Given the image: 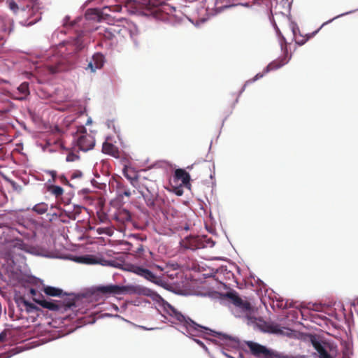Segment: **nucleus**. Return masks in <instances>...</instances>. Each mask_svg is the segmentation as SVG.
Masks as SVG:
<instances>
[{
	"label": "nucleus",
	"mask_w": 358,
	"mask_h": 358,
	"mask_svg": "<svg viewBox=\"0 0 358 358\" xmlns=\"http://www.w3.org/2000/svg\"><path fill=\"white\" fill-rule=\"evenodd\" d=\"M37 298H39V299H45L44 296L41 294H40V293H38Z\"/></svg>",
	"instance_id": "nucleus-42"
},
{
	"label": "nucleus",
	"mask_w": 358,
	"mask_h": 358,
	"mask_svg": "<svg viewBox=\"0 0 358 358\" xmlns=\"http://www.w3.org/2000/svg\"><path fill=\"white\" fill-rule=\"evenodd\" d=\"M166 4L162 1L149 0L147 5V9L150 10L151 13L157 15L159 12L163 10Z\"/></svg>",
	"instance_id": "nucleus-19"
},
{
	"label": "nucleus",
	"mask_w": 358,
	"mask_h": 358,
	"mask_svg": "<svg viewBox=\"0 0 358 358\" xmlns=\"http://www.w3.org/2000/svg\"><path fill=\"white\" fill-rule=\"evenodd\" d=\"M7 337V330H3L1 333H0V343H3L6 341Z\"/></svg>",
	"instance_id": "nucleus-35"
},
{
	"label": "nucleus",
	"mask_w": 358,
	"mask_h": 358,
	"mask_svg": "<svg viewBox=\"0 0 358 358\" xmlns=\"http://www.w3.org/2000/svg\"><path fill=\"white\" fill-rule=\"evenodd\" d=\"M21 11H22V13H24L25 10H24V8H22V9H21Z\"/></svg>",
	"instance_id": "nucleus-45"
},
{
	"label": "nucleus",
	"mask_w": 358,
	"mask_h": 358,
	"mask_svg": "<svg viewBox=\"0 0 358 358\" xmlns=\"http://www.w3.org/2000/svg\"><path fill=\"white\" fill-rule=\"evenodd\" d=\"M98 217L101 222H106L107 220V215L103 213H98Z\"/></svg>",
	"instance_id": "nucleus-36"
},
{
	"label": "nucleus",
	"mask_w": 358,
	"mask_h": 358,
	"mask_svg": "<svg viewBox=\"0 0 358 358\" xmlns=\"http://www.w3.org/2000/svg\"><path fill=\"white\" fill-rule=\"evenodd\" d=\"M123 174L124 177L129 180L131 185L136 188H141V182L138 181V173L134 171V169L129 166H124L123 169Z\"/></svg>",
	"instance_id": "nucleus-15"
},
{
	"label": "nucleus",
	"mask_w": 358,
	"mask_h": 358,
	"mask_svg": "<svg viewBox=\"0 0 358 358\" xmlns=\"http://www.w3.org/2000/svg\"><path fill=\"white\" fill-rule=\"evenodd\" d=\"M48 209V206L45 203H37L32 208L33 211L36 212L39 215L44 214L45 212H47Z\"/></svg>",
	"instance_id": "nucleus-29"
},
{
	"label": "nucleus",
	"mask_w": 358,
	"mask_h": 358,
	"mask_svg": "<svg viewBox=\"0 0 358 358\" xmlns=\"http://www.w3.org/2000/svg\"><path fill=\"white\" fill-rule=\"evenodd\" d=\"M83 176V173L81 171H76L75 173H73L71 176V178L73 179V178H81Z\"/></svg>",
	"instance_id": "nucleus-38"
},
{
	"label": "nucleus",
	"mask_w": 358,
	"mask_h": 358,
	"mask_svg": "<svg viewBox=\"0 0 358 358\" xmlns=\"http://www.w3.org/2000/svg\"><path fill=\"white\" fill-rule=\"evenodd\" d=\"M274 358H294V357L292 356H285V355H282L275 353V356H274Z\"/></svg>",
	"instance_id": "nucleus-40"
},
{
	"label": "nucleus",
	"mask_w": 358,
	"mask_h": 358,
	"mask_svg": "<svg viewBox=\"0 0 358 358\" xmlns=\"http://www.w3.org/2000/svg\"><path fill=\"white\" fill-rule=\"evenodd\" d=\"M28 12L30 13V18L34 17L32 20H30L27 22V25H32L38 22L41 17V13L38 12V7H35V6L32 5L31 7L27 6Z\"/></svg>",
	"instance_id": "nucleus-22"
},
{
	"label": "nucleus",
	"mask_w": 358,
	"mask_h": 358,
	"mask_svg": "<svg viewBox=\"0 0 358 358\" xmlns=\"http://www.w3.org/2000/svg\"><path fill=\"white\" fill-rule=\"evenodd\" d=\"M232 303L238 308L248 320L255 313V308L248 301L243 300L235 292H229L225 294Z\"/></svg>",
	"instance_id": "nucleus-7"
},
{
	"label": "nucleus",
	"mask_w": 358,
	"mask_h": 358,
	"mask_svg": "<svg viewBox=\"0 0 358 358\" xmlns=\"http://www.w3.org/2000/svg\"><path fill=\"white\" fill-rule=\"evenodd\" d=\"M127 291L124 286L117 285H99L94 287V294L105 297L124 294Z\"/></svg>",
	"instance_id": "nucleus-9"
},
{
	"label": "nucleus",
	"mask_w": 358,
	"mask_h": 358,
	"mask_svg": "<svg viewBox=\"0 0 358 358\" xmlns=\"http://www.w3.org/2000/svg\"><path fill=\"white\" fill-rule=\"evenodd\" d=\"M143 180L144 182H141V188L137 189L142 195L146 206L155 211L162 210L164 199L159 196L156 184L145 178Z\"/></svg>",
	"instance_id": "nucleus-3"
},
{
	"label": "nucleus",
	"mask_w": 358,
	"mask_h": 358,
	"mask_svg": "<svg viewBox=\"0 0 358 358\" xmlns=\"http://www.w3.org/2000/svg\"><path fill=\"white\" fill-rule=\"evenodd\" d=\"M196 342H197L198 343H199V344H201V343H202L201 342H200V341H198V340H196Z\"/></svg>",
	"instance_id": "nucleus-44"
},
{
	"label": "nucleus",
	"mask_w": 358,
	"mask_h": 358,
	"mask_svg": "<svg viewBox=\"0 0 358 358\" xmlns=\"http://www.w3.org/2000/svg\"><path fill=\"white\" fill-rule=\"evenodd\" d=\"M327 22L324 23L318 29L315 31L310 34H307L306 37H302L301 38H299L297 36H295L296 43L300 45H303L309 38L314 36L321 29L322 27L326 24Z\"/></svg>",
	"instance_id": "nucleus-27"
},
{
	"label": "nucleus",
	"mask_w": 358,
	"mask_h": 358,
	"mask_svg": "<svg viewBox=\"0 0 358 358\" xmlns=\"http://www.w3.org/2000/svg\"><path fill=\"white\" fill-rule=\"evenodd\" d=\"M122 6L113 5L110 6H104L101 9H94V13L97 16L99 20H107L110 16L109 12H120Z\"/></svg>",
	"instance_id": "nucleus-14"
},
{
	"label": "nucleus",
	"mask_w": 358,
	"mask_h": 358,
	"mask_svg": "<svg viewBox=\"0 0 358 358\" xmlns=\"http://www.w3.org/2000/svg\"><path fill=\"white\" fill-rule=\"evenodd\" d=\"M105 63V57L100 52L94 54L92 59L89 62L87 70L90 69L91 72H95L97 69H101Z\"/></svg>",
	"instance_id": "nucleus-13"
},
{
	"label": "nucleus",
	"mask_w": 358,
	"mask_h": 358,
	"mask_svg": "<svg viewBox=\"0 0 358 358\" xmlns=\"http://www.w3.org/2000/svg\"><path fill=\"white\" fill-rule=\"evenodd\" d=\"M352 12H353V11H349V12H347V13H345L341 14V15H339L336 16V17H334V19H336V18H337V17H341V16L345 15H348V14L352 13Z\"/></svg>",
	"instance_id": "nucleus-41"
},
{
	"label": "nucleus",
	"mask_w": 358,
	"mask_h": 358,
	"mask_svg": "<svg viewBox=\"0 0 358 358\" xmlns=\"http://www.w3.org/2000/svg\"><path fill=\"white\" fill-rule=\"evenodd\" d=\"M247 346L249 348L251 354L254 356H262L264 358H274V356H275V352L257 343L248 341L247 342Z\"/></svg>",
	"instance_id": "nucleus-11"
},
{
	"label": "nucleus",
	"mask_w": 358,
	"mask_h": 358,
	"mask_svg": "<svg viewBox=\"0 0 358 358\" xmlns=\"http://www.w3.org/2000/svg\"><path fill=\"white\" fill-rule=\"evenodd\" d=\"M117 22L118 23L110 24L108 27L104 28L99 34L109 41H113L117 37L122 39L129 36L134 43L138 45L139 31L136 25L124 18L117 20Z\"/></svg>",
	"instance_id": "nucleus-1"
},
{
	"label": "nucleus",
	"mask_w": 358,
	"mask_h": 358,
	"mask_svg": "<svg viewBox=\"0 0 358 358\" xmlns=\"http://www.w3.org/2000/svg\"><path fill=\"white\" fill-rule=\"evenodd\" d=\"M17 91L20 95L19 96H17L16 99L18 100L25 99L27 97V96L29 94V83L27 82L22 83L17 87Z\"/></svg>",
	"instance_id": "nucleus-23"
},
{
	"label": "nucleus",
	"mask_w": 358,
	"mask_h": 358,
	"mask_svg": "<svg viewBox=\"0 0 358 358\" xmlns=\"http://www.w3.org/2000/svg\"><path fill=\"white\" fill-rule=\"evenodd\" d=\"M79 159V156L78 155L74 154L73 152H69L66 158V162H73Z\"/></svg>",
	"instance_id": "nucleus-32"
},
{
	"label": "nucleus",
	"mask_w": 358,
	"mask_h": 358,
	"mask_svg": "<svg viewBox=\"0 0 358 358\" xmlns=\"http://www.w3.org/2000/svg\"><path fill=\"white\" fill-rule=\"evenodd\" d=\"M48 173L52 177L54 180H55V179H56V178H57V171H49Z\"/></svg>",
	"instance_id": "nucleus-39"
},
{
	"label": "nucleus",
	"mask_w": 358,
	"mask_h": 358,
	"mask_svg": "<svg viewBox=\"0 0 358 358\" xmlns=\"http://www.w3.org/2000/svg\"><path fill=\"white\" fill-rule=\"evenodd\" d=\"M8 5L14 13H17L20 10L17 4L13 0H8Z\"/></svg>",
	"instance_id": "nucleus-34"
},
{
	"label": "nucleus",
	"mask_w": 358,
	"mask_h": 358,
	"mask_svg": "<svg viewBox=\"0 0 358 358\" xmlns=\"http://www.w3.org/2000/svg\"><path fill=\"white\" fill-rule=\"evenodd\" d=\"M48 71L50 74H55L66 70V66L61 62L56 64H49L47 66Z\"/></svg>",
	"instance_id": "nucleus-26"
},
{
	"label": "nucleus",
	"mask_w": 358,
	"mask_h": 358,
	"mask_svg": "<svg viewBox=\"0 0 358 358\" xmlns=\"http://www.w3.org/2000/svg\"><path fill=\"white\" fill-rule=\"evenodd\" d=\"M311 341L314 348L319 354L320 358H332L320 341L315 339H312Z\"/></svg>",
	"instance_id": "nucleus-21"
},
{
	"label": "nucleus",
	"mask_w": 358,
	"mask_h": 358,
	"mask_svg": "<svg viewBox=\"0 0 358 358\" xmlns=\"http://www.w3.org/2000/svg\"><path fill=\"white\" fill-rule=\"evenodd\" d=\"M74 45L76 46V50L77 51H80V50H82L84 48V47H85V45H84V44H83V40H82V38H80V37H78V38L75 40V41H74Z\"/></svg>",
	"instance_id": "nucleus-31"
},
{
	"label": "nucleus",
	"mask_w": 358,
	"mask_h": 358,
	"mask_svg": "<svg viewBox=\"0 0 358 358\" xmlns=\"http://www.w3.org/2000/svg\"><path fill=\"white\" fill-rule=\"evenodd\" d=\"M77 146L80 150L88 151L92 149L95 145L94 137L92 134L87 132L85 127H80L76 134Z\"/></svg>",
	"instance_id": "nucleus-5"
},
{
	"label": "nucleus",
	"mask_w": 358,
	"mask_h": 358,
	"mask_svg": "<svg viewBox=\"0 0 358 358\" xmlns=\"http://www.w3.org/2000/svg\"><path fill=\"white\" fill-rule=\"evenodd\" d=\"M287 63V60L286 57H284L282 58H280V59L273 61L266 66V69L264 70V73H257L252 79L247 81L245 85H247L249 83H253V82L256 81L259 78H262L264 76V73H268L270 71L276 70V69L282 67Z\"/></svg>",
	"instance_id": "nucleus-12"
},
{
	"label": "nucleus",
	"mask_w": 358,
	"mask_h": 358,
	"mask_svg": "<svg viewBox=\"0 0 358 358\" xmlns=\"http://www.w3.org/2000/svg\"><path fill=\"white\" fill-rule=\"evenodd\" d=\"M43 291L50 296H62L63 294L62 289L51 286L44 287Z\"/></svg>",
	"instance_id": "nucleus-25"
},
{
	"label": "nucleus",
	"mask_w": 358,
	"mask_h": 358,
	"mask_svg": "<svg viewBox=\"0 0 358 358\" xmlns=\"http://www.w3.org/2000/svg\"><path fill=\"white\" fill-rule=\"evenodd\" d=\"M102 152L115 158H120V157L118 148L111 143L104 142L102 145Z\"/></svg>",
	"instance_id": "nucleus-18"
},
{
	"label": "nucleus",
	"mask_w": 358,
	"mask_h": 358,
	"mask_svg": "<svg viewBox=\"0 0 358 358\" xmlns=\"http://www.w3.org/2000/svg\"><path fill=\"white\" fill-rule=\"evenodd\" d=\"M192 166H187V169H192Z\"/></svg>",
	"instance_id": "nucleus-46"
},
{
	"label": "nucleus",
	"mask_w": 358,
	"mask_h": 358,
	"mask_svg": "<svg viewBox=\"0 0 358 358\" xmlns=\"http://www.w3.org/2000/svg\"><path fill=\"white\" fill-rule=\"evenodd\" d=\"M48 191L54 194L56 197L61 196L64 193V189L59 186L50 185L48 187Z\"/></svg>",
	"instance_id": "nucleus-30"
},
{
	"label": "nucleus",
	"mask_w": 358,
	"mask_h": 358,
	"mask_svg": "<svg viewBox=\"0 0 358 358\" xmlns=\"http://www.w3.org/2000/svg\"><path fill=\"white\" fill-rule=\"evenodd\" d=\"M174 177L176 180H180L184 185H189L190 176L185 169H176L174 173Z\"/></svg>",
	"instance_id": "nucleus-20"
},
{
	"label": "nucleus",
	"mask_w": 358,
	"mask_h": 358,
	"mask_svg": "<svg viewBox=\"0 0 358 358\" xmlns=\"http://www.w3.org/2000/svg\"><path fill=\"white\" fill-rule=\"evenodd\" d=\"M115 188L116 189L117 195L119 198L122 199L124 196L129 198L131 196V192L129 189L120 180L115 181Z\"/></svg>",
	"instance_id": "nucleus-17"
},
{
	"label": "nucleus",
	"mask_w": 358,
	"mask_h": 358,
	"mask_svg": "<svg viewBox=\"0 0 358 358\" xmlns=\"http://www.w3.org/2000/svg\"><path fill=\"white\" fill-rule=\"evenodd\" d=\"M31 295L32 296L34 301L39 304L43 308L48 309L50 310H59L62 308L64 310L70 309L71 307L75 306V301L73 299H69L68 301H48L46 299H41L37 298L38 291L34 288H31L29 290Z\"/></svg>",
	"instance_id": "nucleus-4"
},
{
	"label": "nucleus",
	"mask_w": 358,
	"mask_h": 358,
	"mask_svg": "<svg viewBox=\"0 0 358 358\" xmlns=\"http://www.w3.org/2000/svg\"><path fill=\"white\" fill-rule=\"evenodd\" d=\"M249 17L246 19L245 24L246 25H249Z\"/></svg>",
	"instance_id": "nucleus-43"
},
{
	"label": "nucleus",
	"mask_w": 358,
	"mask_h": 358,
	"mask_svg": "<svg viewBox=\"0 0 358 358\" xmlns=\"http://www.w3.org/2000/svg\"><path fill=\"white\" fill-rule=\"evenodd\" d=\"M76 262L86 264H94L98 262L95 258L90 255L77 257Z\"/></svg>",
	"instance_id": "nucleus-28"
},
{
	"label": "nucleus",
	"mask_w": 358,
	"mask_h": 358,
	"mask_svg": "<svg viewBox=\"0 0 358 358\" xmlns=\"http://www.w3.org/2000/svg\"><path fill=\"white\" fill-rule=\"evenodd\" d=\"M134 252L137 257L146 262L151 261L153 258V253L148 248L141 244L134 250Z\"/></svg>",
	"instance_id": "nucleus-16"
},
{
	"label": "nucleus",
	"mask_w": 358,
	"mask_h": 358,
	"mask_svg": "<svg viewBox=\"0 0 358 358\" xmlns=\"http://www.w3.org/2000/svg\"><path fill=\"white\" fill-rule=\"evenodd\" d=\"M124 269L143 277L150 282H155L157 280V276L151 271L142 266L134 264H125Z\"/></svg>",
	"instance_id": "nucleus-10"
},
{
	"label": "nucleus",
	"mask_w": 358,
	"mask_h": 358,
	"mask_svg": "<svg viewBox=\"0 0 358 358\" xmlns=\"http://www.w3.org/2000/svg\"><path fill=\"white\" fill-rule=\"evenodd\" d=\"M17 243H18L20 245H22L21 242H18Z\"/></svg>",
	"instance_id": "nucleus-47"
},
{
	"label": "nucleus",
	"mask_w": 358,
	"mask_h": 358,
	"mask_svg": "<svg viewBox=\"0 0 358 358\" xmlns=\"http://www.w3.org/2000/svg\"><path fill=\"white\" fill-rule=\"evenodd\" d=\"M59 181L64 185H69L68 179L64 176L61 175L59 176Z\"/></svg>",
	"instance_id": "nucleus-37"
},
{
	"label": "nucleus",
	"mask_w": 358,
	"mask_h": 358,
	"mask_svg": "<svg viewBox=\"0 0 358 358\" xmlns=\"http://www.w3.org/2000/svg\"><path fill=\"white\" fill-rule=\"evenodd\" d=\"M24 304L26 306L27 310L28 312H31L35 310H37V307L34 303H31L30 302H28V301L24 300Z\"/></svg>",
	"instance_id": "nucleus-33"
},
{
	"label": "nucleus",
	"mask_w": 358,
	"mask_h": 358,
	"mask_svg": "<svg viewBox=\"0 0 358 358\" xmlns=\"http://www.w3.org/2000/svg\"><path fill=\"white\" fill-rule=\"evenodd\" d=\"M357 304H358V299H357Z\"/></svg>",
	"instance_id": "nucleus-48"
},
{
	"label": "nucleus",
	"mask_w": 358,
	"mask_h": 358,
	"mask_svg": "<svg viewBox=\"0 0 358 358\" xmlns=\"http://www.w3.org/2000/svg\"><path fill=\"white\" fill-rule=\"evenodd\" d=\"M83 208L80 206H74L73 210H64V214L69 219L75 220L80 215L82 212V209Z\"/></svg>",
	"instance_id": "nucleus-24"
},
{
	"label": "nucleus",
	"mask_w": 358,
	"mask_h": 358,
	"mask_svg": "<svg viewBox=\"0 0 358 358\" xmlns=\"http://www.w3.org/2000/svg\"><path fill=\"white\" fill-rule=\"evenodd\" d=\"M164 308L165 313L174 320L171 322L182 325L189 335L197 336H201L203 333L210 335H211L212 333H215L210 329L197 324L190 317L185 316L168 303L164 305Z\"/></svg>",
	"instance_id": "nucleus-2"
},
{
	"label": "nucleus",
	"mask_w": 358,
	"mask_h": 358,
	"mask_svg": "<svg viewBox=\"0 0 358 358\" xmlns=\"http://www.w3.org/2000/svg\"><path fill=\"white\" fill-rule=\"evenodd\" d=\"M214 242L210 238H206V236L200 238L199 236H189L184 239L182 245L192 250H195L206 247H213Z\"/></svg>",
	"instance_id": "nucleus-8"
},
{
	"label": "nucleus",
	"mask_w": 358,
	"mask_h": 358,
	"mask_svg": "<svg viewBox=\"0 0 358 358\" xmlns=\"http://www.w3.org/2000/svg\"><path fill=\"white\" fill-rule=\"evenodd\" d=\"M248 324H253L255 327L257 328L262 332L282 334L283 331L280 326L275 323L267 322L261 317H256L252 315L248 320Z\"/></svg>",
	"instance_id": "nucleus-6"
}]
</instances>
